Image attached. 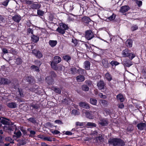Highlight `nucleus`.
<instances>
[{
	"label": "nucleus",
	"mask_w": 146,
	"mask_h": 146,
	"mask_svg": "<svg viewBox=\"0 0 146 146\" xmlns=\"http://www.w3.org/2000/svg\"><path fill=\"white\" fill-rule=\"evenodd\" d=\"M34 62L36 65L37 66H38L39 67L42 64L41 62L40 61L38 60H35Z\"/></svg>",
	"instance_id": "nucleus-53"
},
{
	"label": "nucleus",
	"mask_w": 146,
	"mask_h": 146,
	"mask_svg": "<svg viewBox=\"0 0 146 146\" xmlns=\"http://www.w3.org/2000/svg\"><path fill=\"white\" fill-rule=\"evenodd\" d=\"M52 139V137H46L43 138L44 140L50 142L52 141H53V139Z\"/></svg>",
	"instance_id": "nucleus-44"
},
{
	"label": "nucleus",
	"mask_w": 146,
	"mask_h": 146,
	"mask_svg": "<svg viewBox=\"0 0 146 146\" xmlns=\"http://www.w3.org/2000/svg\"><path fill=\"white\" fill-rule=\"evenodd\" d=\"M30 6L31 8L33 9H39L41 5L37 2H35L32 3Z\"/></svg>",
	"instance_id": "nucleus-12"
},
{
	"label": "nucleus",
	"mask_w": 146,
	"mask_h": 146,
	"mask_svg": "<svg viewBox=\"0 0 146 146\" xmlns=\"http://www.w3.org/2000/svg\"><path fill=\"white\" fill-rule=\"evenodd\" d=\"M131 30L132 31H134L138 29V27L136 25H134L131 27Z\"/></svg>",
	"instance_id": "nucleus-63"
},
{
	"label": "nucleus",
	"mask_w": 146,
	"mask_h": 146,
	"mask_svg": "<svg viewBox=\"0 0 146 146\" xmlns=\"http://www.w3.org/2000/svg\"><path fill=\"white\" fill-rule=\"evenodd\" d=\"M129 9V7L127 6H122L121 7L119 11L122 13H124L128 11Z\"/></svg>",
	"instance_id": "nucleus-19"
},
{
	"label": "nucleus",
	"mask_w": 146,
	"mask_h": 146,
	"mask_svg": "<svg viewBox=\"0 0 146 146\" xmlns=\"http://www.w3.org/2000/svg\"><path fill=\"white\" fill-rule=\"evenodd\" d=\"M70 99L65 98L62 101V102L66 105H68L70 103Z\"/></svg>",
	"instance_id": "nucleus-42"
},
{
	"label": "nucleus",
	"mask_w": 146,
	"mask_h": 146,
	"mask_svg": "<svg viewBox=\"0 0 146 146\" xmlns=\"http://www.w3.org/2000/svg\"><path fill=\"white\" fill-rule=\"evenodd\" d=\"M31 70H33L34 71L37 72L40 71L39 67H38L35 65H33L31 66Z\"/></svg>",
	"instance_id": "nucleus-31"
},
{
	"label": "nucleus",
	"mask_w": 146,
	"mask_h": 146,
	"mask_svg": "<svg viewBox=\"0 0 146 146\" xmlns=\"http://www.w3.org/2000/svg\"><path fill=\"white\" fill-rule=\"evenodd\" d=\"M61 61V58L59 56H55L54 57L52 61H50V66L53 70H57L58 69V64H57L60 63Z\"/></svg>",
	"instance_id": "nucleus-2"
},
{
	"label": "nucleus",
	"mask_w": 146,
	"mask_h": 146,
	"mask_svg": "<svg viewBox=\"0 0 146 146\" xmlns=\"http://www.w3.org/2000/svg\"><path fill=\"white\" fill-rule=\"evenodd\" d=\"M26 80L29 83H34L35 82L34 77L32 76H29L26 78Z\"/></svg>",
	"instance_id": "nucleus-21"
},
{
	"label": "nucleus",
	"mask_w": 146,
	"mask_h": 146,
	"mask_svg": "<svg viewBox=\"0 0 146 146\" xmlns=\"http://www.w3.org/2000/svg\"><path fill=\"white\" fill-rule=\"evenodd\" d=\"M100 103L104 106H106L108 104V102L106 100H100Z\"/></svg>",
	"instance_id": "nucleus-39"
},
{
	"label": "nucleus",
	"mask_w": 146,
	"mask_h": 146,
	"mask_svg": "<svg viewBox=\"0 0 146 146\" xmlns=\"http://www.w3.org/2000/svg\"><path fill=\"white\" fill-rule=\"evenodd\" d=\"M57 43L56 40H50L49 42V45L52 47H54L56 46Z\"/></svg>",
	"instance_id": "nucleus-32"
},
{
	"label": "nucleus",
	"mask_w": 146,
	"mask_h": 146,
	"mask_svg": "<svg viewBox=\"0 0 146 146\" xmlns=\"http://www.w3.org/2000/svg\"><path fill=\"white\" fill-rule=\"evenodd\" d=\"M86 125L90 127L91 128H92L93 127H96V125L94 123L89 122L86 124Z\"/></svg>",
	"instance_id": "nucleus-38"
},
{
	"label": "nucleus",
	"mask_w": 146,
	"mask_h": 146,
	"mask_svg": "<svg viewBox=\"0 0 146 146\" xmlns=\"http://www.w3.org/2000/svg\"><path fill=\"white\" fill-rule=\"evenodd\" d=\"M31 107L33 109H34L35 110H37L39 108V106L37 104H32L31 105Z\"/></svg>",
	"instance_id": "nucleus-45"
},
{
	"label": "nucleus",
	"mask_w": 146,
	"mask_h": 146,
	"mask_svg": "<svg viewBox=\"0 0 146 146\" xmlns=\"http://www.w3.org/2000/svg\"><path fill=\"white\" fill-rule=\"evenodd\" d=\"M28 120L32 123L35 124L36 123L35 119L33 117L29 118L28 119Z\"/></svg>",
	"instance_id": "nucleus-43"
},
{
	"label": "nucleus",
	"mask_w": 146,
	"mask_h": 146,
	"mask_svg": "<svg viewBox=\"0 0 146 146\" xmlns=\"http://www.w3.org/2000/svg\"><path fill=\"white\" fill-rule=\"evenodd\" d=\"M103 139V138L102 137V135H100V134L96 138V140L100 141L102 140Z\"/></svg>",
	"instance_id": "nucleus-64"
},
{
	"label": "nucleus",
	"mask_w": 146,
	"mask_h": 146,
	"mask_svg": "<svg viewBox=\"0 0 146 146\" xmlns=\"http://www.w3.org/2000/svg\"><path fill=\"white\" fill-rule=\"evenodd\" d=\"M76 125L77 126H84V124L83 123H81L79 122H77L76 123Z\"/></svg>",
	"instance_id": "nucleus-62"
},
{
	"label": "nucleus",
	"mask_w": 146,
	"mask_h": 146,
	"mask_svg": "<svg viewBox=\"0 0 146 146\" xmlns=\"http://www.w3.org/2000/svg\"><path fill=\"white\" fill-rule=\"evenodd\" d=\"M115 15L113 14L112 15L108 17V19L110 21L113 20L115 19Z\"/></svg>",
	"instance_id": "nucleus-58"
},
{
	"label": "nucleus",
	"mask_w": 146,
	"mask_h": 146,
	"mask_svg": "<svg viewBox=\"0 0 146 146\" xmlns=\"http://www.w3.org/2000/svg\"><path fill=\"white\" fill-rule=\"evenodd\" d=\"M14 134H15V135H13V137L14 139L16 138H19L22 135V133L21 131H18L16 132L15 131Z\"/></svg>",
	"instance_id": "nucleus-24"
},
{
	"label": "nucleus",
	"mask_w": 146,
	"mask_h": 146,
	"mask_svg": "<svg viewBox=\"0 0 146 146\" xmlns=\"http://www.w3.org/2000/svg\"><path fill=\"white\" fill-rule=\"evenodd\" d=\"M76 79L77 80L78 82H82L85 80V78L84 76L82 75H79L77 76Z\"/></svg>",
	"instance_id": "nucleus-25"
},
{
	"label": "nucleus",
	"mask_w": 146,
	"mask_h": 146,
	"mask_svg": "<svg viewBox=\"0 0 146 146\" xmlns=\"http://www.w3.org/2000/svg\"><path fill=\"white\" fill-rule=\"evenodd\" d=\"M11 81L7 78H1L0 83L4 85H9L11 83Z\"/></svg>",
	"instance_id": "nucleus-15"
},
{
	"label": "nucleus",
	"mask_w": 146,
	"mask_h": 146,
	"mask_svg": "<svg viewBox=\"0 0 146 146\" xmlns=\"http://www.w3.org/2000/svg\"><path fill=\"white\" fill-rule=\"evenodd\" d=\"M15 63L17 65H19L22 63L23 60L20 57H18L15 59Z\"/></svg>",
	"instance_id": "nucleus-33"
},
{
	"label": "nucleus",
	"mask_w": 146,
	"mask_h": 146,
	"mask_svg": "<svg viewBox=\"0 0 146 146\" xmlns=\"http://www.w3.org/2000/svg\"><path fill=\"white\" fill-rule=\"evenodd\" d=\"M136 3L139 7L141 6L142 5V2L141 1L137 0L135 1Z\"/></svg>",
	"instance_id": "nucleus-60"
},
{
	"label": "nucleus",
	"mask_w": 146,
	"mask_h": 146,
	"mask_svg": "<svg viewBox=\"0 0 146 146\" xmlns=\"http://www.w3.org/2000/svg\"><path fill=\"white\" fill-rule=\"evenodd\" d=\"M45 80L47 83L50 85L54 84V80L53 78H50V76H47Z\"/></svg>",
	"instance_id": "nucleus-13"
},
{
	"label": "nucleus",
	"mask_w": 146,
	"mask_h": 146,
	"mask_svg": "<svg viewBox=\"0 0 146 146\" xmlns=\"http://www.w3.org/2000/svg\"><path fill=\"white\" fill-rule=\"evenodd\" d=\"M108 143L109 145L113 146H124L125 145V141L119 138H110L108 140Z\"/></svg>",
	"instance_id": "nucleus-1"
},
{
	"label": "nucleus",
	"mask_w": 146,
	"mask_h": 146,
	"mask_svg": "<svg viewBox=\"0 0 146 146\" xmlns=\"http://www.w3.org/2000/svg\"><path fill=\"white\" fill-rule=\"evenodd\" d=\"M29 90L32 92H34L38 94L41 93L42 91L39 87L36 85H33L32 87L29 88Z\"/></svg>",
	"instance_id": "nucleus-5"
},
{
	"label": "nucleus",
	"mask_w": 146,
	"mask_h": 146,
	"mask_svg": "<svg viewBox=\"0 0 146 146\" xmlns=\"http://www.w3.org/2000/svg\"><path fill=\"white\" fill-rule=\"evenodd\" d=\"M70 74H75L78 73V70H77L75 67H72L70 68Z\"/></svg>",
	"instance_id": "nucleus-30"
},
{
	"label": "nucleus",
	"mask_w": 146,
	"mask_h": 146,
	"mask_svg": "<svg viewBox=\"0 0 146 146\" xmlns=\"http://www.w3.org/2000/svg\"><path fill=\"white\" fill-rule=\"evenodd\" d=\"M123 64L125 66L129 67L131 66L133 63L129 59H125L123 62Z\"/></svg>",
	"instance_id": "nucleus-11"
},
{
	"label": "nucleus",
	"mask_w": 146,
	"mask_h": 146,
	"mask_svg": "<svg viewBox=\"0 0 146 146\" xmlns=\"http://www.w3.org/2000/svg\"><path fill=\"white\" fill-rule=\"evenodd\" d=\"M116 98L118 101H119L121 102H123L125 100V98L123 96L121 93L118 94Z\"/></svg>",
	"instance_id": "nucleus-17"
},
{
	"label": "nucleus",
	"mask_w": 146,
	"mask_h": 146,
	"mask_svg": "<svg viewBox=\"0 0 146 146\" xmlns=\"http://www.w3.org/2000/svg\"><path fill=\"white\" fill-rule=\"evenodd\" d=\"M50 78H55L56 76V73L54 71H51L50 72Z\"/></svg>",
	"instance_id": "nucleus-47"
},
{
	"label": "nucleus",
	"mask_w": 146,
	"mask_h": 146,
	"mask_svg": "<svg viewBox=\"0 0 146 146\" xmlns=\"http://www.w3.org/2000/svg\"><path fill=\"white\" fill-rule=\"evenodd\" d=\"M21 17L20 15H15L12 17V20L15 22L19 23L21 20Z\"/></svg>",
	"instance_id": "nucleus-14"
},
{
	"label": "nucleus",
	"mask_w": 146,
	"mask_h": 146,
	"mask_svg": "<svg viewBox=\"0 0 146 146\" xmlns=\"http://www.w3.org/2000/svg\"><path fill=\"white\" fill-rule=\"evenodd\" d=\"M97 102V100L93 98H91L90 99V102L91 104L94 105H96Z\"/></svg>",
	"instance_id": "nucleus-35"
},
{
	"label": "nucleus",
	"mask_w": 146,
	"mask_h": 146,
	"mask_svg": "<svg viewBox=\"0 0 146 146\" xmlns=\"http://www.w3.org/2000/svg\"><path fill=\"white\" fill-rule=\"evenodd\" d=\"M84 45L86 47V49L88 51H91V50H92V48L90 45H88L86 43H85Z\"/></svg>",
	"instance_id": "nucleus-49"
},
{
	"label": "nucleus",
	"mask_w": 146,
	"mask_h": 146,
	"mask_svg": "<svg viewBox=\"0 0 146 146\" xmlns=\"http://www.w3.org/2000/svg\"><path fill=\"white\" fill-rule=\"evenodd\" d=\"M85 83L86 84L88 85L89 86H91L92 84L91 81L90 80H86Z\"/></svg>",
	"instance_id": "nucleus-61"
},
{
	"label": "nucleus",
	"mask_w": 146,
	"mask_h": 146,
	"mask_svg": "<svg viewBox=\"0 0 146 146\" xmlns=\"http://www.w3.org/2000/svg\"><path fill=\"white\" fill-rule=\"evenodd\" d=\"M102 64L103 66L106 68L109 67V64L108 63V60L107 58H104L102 60Z\"/></svg>",
	"instance_id": "nucleus-20"
},
{
	"label": "nucleus",
	"mask_w": 146,
	"mask_h": 146,
	"mask_svg": "<svg viewBox=\"0 0 146 146\" xmlns=\"http://www.w3.org/2000/svg\"><path fill=\"white\" fill-rule=\"evenodd\" d=\"M81 88L83 91L85 92H87L89 90V87L85 84L82 85L81 86Z\"/></svg>",
	"instance_id": "nucleus-36"
},
{
	"label": "nucleus",
	"mask_w": 146,
	"mask_h": 146,
	"mask_svg": "<svg viewBox=\"0 0 146 146\" xmlns=\"http://www.w3.org/2000/svg\"><path fill=\"white\" fill-rule=\"evenodd\" d=\"M2 118H3V119H1V120L0 121V122L2 124L5 125H10V122L5 120H6L8 121H9V119L5 117H2Z\"/></svg>",
	"instance_id": "nucleus-22"
},
{
	"label": "nucleus",
	"mask_w": 146,
	"mask_h": 146,
	"mask_svg": "<svg viewBox=\"0 0 146 146\" xmlns=\"http://www.w3.org/2000/svg\"><path fill=\"white\" fill-rule=\"evenodd\" d=\"M54 91L56 93H57L58 94H60L61 92V90L59 88H56L55 87L54 88Z\"/></svg>",
	"instance_id": "nucleus-48"
},
{
	"label": "nucleus",
	"mask_w": 146,
	"mask_h": 146,
	"mask_svg": "<svg viewBox=\"0 0 146 146\" xmlns=\"http://www.w3.org/2000/svg\"><path fill=\"white\" fill-rule=\"evenodd\" d=\"M136 127L140 131L146 130V123L143 122H140L137 124Z\"/></svg>",
	"instance_id": "nucleus-7"
},
{
	"label": "nucleus",
	"mask_w": 146,
	"mask_h": 146,
	"mask_svg": "<svg viewBox=\"0 0 146 146\" xmlns=\"http://www.w3.org/2000/svg\"><path fill=\"white\" fill-rule=\"evenodd\" d=\"M100 39L105 42L108 43H110L112 41V38L111 37H108V39H106L105 40L102 39L101 37H97Z\"/></svg>",
	"instance_id": "nucleus-34"
},
{
	"label": "nucleus",
	"mask_w": 146,
	"mask_h": 146,
	"mask_svg": "<svg viewBox=\"0 0 146 146\" xmlns=\"http://www.w3.org/2000/svg\"><path fill=\"white\" fill-rule=\"evenodd\" d=\"M133 43V40L131 39H128L125 42V44L126 46L129 48H130L132 46Z\"/></svg>",
	"instance_id": "nucleus-23"
},
{
	"label": "nucleus",
	"mask_w": 146,
	"mask_h": 146,
	"mask_svg": "<svg viewBox=\"0 0 146 146\" xmlns=\"http://www.w3.org/2000/svg\"><path fill=\"white\" fill-rule=\"evenodd\" d=\"M63 58L64 60L66 61V62H68L71 59V57L70 56L68 55H65L64 56H63Z\"/></svg>",
	"instance_id": "nucleus-37"
},
{
	"label": "nucleus",
	"mask_w": 146,
	"mask_h": 146,
	"mask_svg": "<svg viewBox=\"0 0 146 146\" xmlns=\"http://www.w3.org/2000/svg\"><path fill=\"white\" fill-rule=\"evenodd\" d=\"M79 105L80 107L86 109H89L90 108L89 104L84 102H79Z\"/></svg>",
	"instance_id": "nucleus-10"
},
{
	"label": "nucleus",
	"mask_w": 146,
	"mask_h": 146,
	"mask_svg": "<svg viewBox=\"0 0 146 146\" xmlns=\"http://www.w3.org/2000/svg\"><path fill=\"white\" fill-rule=\"evenodd\" d=\"M51 132L53 135H57L60 133V131L57 130H55L54 131H51Z\"/></svg>",
	"instance_id": "nucleus-54"
},
{
	"label": "nucleus",
	"mask_w": 146,
	"mask_h": 146,
	"mask_svg": "<svg viewBox=\"0 0 146 146\" xmlns=\"http://www.w3.org/2000/svg\"><path fill=\"white\" fill-rule=\"evenodd\" d=\"M9 2V0H6L2 3V4L3 5L6 7L8 5Z\"/></svg>",
	"instance_id": "nucleus-56"
},
{
	"label": "nucleus",
	"mask_w": 146,
	"mask_h": 146,
	"mask_svg": "<svg viewBox=\"0 0 146 146\" xmlns=\"http://www.w3.org/2000/svg\"><path fill=\"white\" fill-rule=\"evenodd\" d=\"M105 85L106 84L103 80H100L97 84L98 88L100 90L104 89Z\"/></svg>",
	"instance_id": "nucleus-9"
},
{
	"label": "nucleus",
	"mask_w": 146,
	"mask_h": 146,
	"mask_svg": "<svg viewBox=\"0 0 146 146\" xmlns=\"http://www.w3.org/2000/svg\"><path fill=\"white\" fill-rule=\"evenodd\" d=\"M20 130L23 132L24 135H25L27 134V131L23 127H22L20 128Z\"/></svg>",
	"instance_id": "nucleus-57"
},
{
	"label": "nucleus",
	"mask_w": 146,
	"mask_h": 146,
	"mask_svg": "<svg viewBox=\"0 0 146 146\" xmlns=\"http://www.w3.org/2000/svg\"><path fill=\"white\" fill-rule=\"evenodd\" d=\"M85 36H94V35L92 31L89 30L85 32Z\"/></svg>",
	"instance_id": "nucleus-27"
},
{
	"label": "nucleus",
	"mask_w": 146,
	"mask_h": 146,
	"mask_svg": "<svg viewBox=\"0 0 146 146\" xmlns=\"http://www.w3.org/2000/svg\"><path fill=\"white\" fill-rule=\"evenodd\" d=\"M72 42L76 45L78 44V40L75 38L74 37H73V38L72 39Z\"/></svg>",
	"instance_id": "nucleus-55"
},
{
	"label": "nucleus",
	"mask_w": 146,
	"mask_h": 146,
	"mask_svg": "<svg viewBox=\"0 0 146 146\" xmlns=\"http://www.w3.org/2000/svg\"><path fill=\"white\" fill-rule=\"evenodd\" d=\"M108 121L106 118H101L100 120L99 124L102 126H106L108 125Z\"/></svg>",
	"instance_id": "nucleus-8"
},
{
	"label": "nucleus",
	"mask_w": 146,
	"mask_h": 146,
	"mask_svg": "<svg viewBox=\"0 0 146 146\" xmlns=\"http://www.w3.org/2000/svg\"><path fill=\"white\" fill-rule=\"evenodd\" d=\"M82 20L84 23L88 24L90 21L91 19L88 17H84L82 18Z\"/></svg>",
	"instance_id": "nucleus-29"
},
{
	"label": "nucleus",
	"mask_w": 146,
	"mask_h": 146,
	"mask_svg": "<svg viewBox=\"0 0 146 146\" xmlns=\"http://www.w3.org/2000/svg\"><path fill=\"white\" fill-rule=\"evenodd\" d=\"M110 64H111V66L112 67H113L114 66H116L119 65L120 63L117 62V61L115 60H112L110 63Z\"/></svg>",
	"instance_id": "nucleus-40"
},
{
	"label": "nucleus",
	"mask_w": 146,
	"mask_h": 146,
	"mask_svg": "<svg viewBox=\"0 0 146 146\" xmlns=\"http://www.w3.org/2000/svg\"><path fill=\"white\" fill-rule=\"evenodd\" d=\"M104 78L108 81H111L112 80V76L108 72L104 75Z\"/></svg>",
	"instance_id": "nucleus-16"
},
{
	"label": "nucleus",
	"mask_w": 146,
	"mask_h": 146,
	"mask_svg": "<svg viewBox=\"0 0 146 146\" xmlns=\"http://www.w3.org/2000/svg\"><path fill=\"white\" fill-rule=\"evenodd\" d=\"M37 14L38 15L40 16H42L44 14V11L40 9L37 10Z\"/></svg>",
	"instance_id": "nucleus-52"
},
{
	"label": "nucleus",
	"mask_w": 146,
	"mask_h": 146,
	"mask_svg": "<svg viewBox=\"0 0 146 146\" xmlns=\"http://www.w3.org/2000/svg\"><path fill=\"white\" fill-rule=\"evenodd\" d=\"M39 37H31L32 41L34 42H36L39 40Z\"/></svg>",
	"instance_id": "nucleus-46"
},
{
	"label": "nucleus",
	"mask_w": 146,
	"mask_h": 146,
	"mask_svg": "<svg viewBox=\"0 0 146 146\" xmlns=\"http://www.w3.org/2000/svg\"><path fill=\"white\" fill-rule=\"evenodd\" d=\"M85 71L84 70L80 68H79V69L78 70V72L79 74H84V72Z\"/></svg>",
	"instance_id": "nucleus-50"
},
{
	"label": "nucleus",
	"mask_w": 146,
	"mask_h": 146,
	"mask_svg": "<svg viewBox=\"0 0 146 146\" xmlns=\"http://www.w3.org/2000/svg\"><path fill=\"white\" fill-rule=\"evenodd\" d=\"M98 96L101 98L103 99H106L107 98V96L106 95H104L101 92H99Z\"/></svg>",
	"instance_id": "nucleus-51"
},
{
	"label": "nucleus",
	"mask_w": 146,
	"mask_h": 146,
	"mask_svg": "<svg viewBox=\"0 0 146 146\" xmlns=\"http://www.w3.org/2000/svg\"><path fill=\"white\" fill-rule=\"evenodd\" d=\"M117 106L119 108L123 109L124 107V105L123 103L118 104Z\"/></svg>",
	"instance_id": "nucleus-59"
},
{
	"label": "nucleus",
	"mask_w": 146,
	"mask_h": 146,
	"mask_svg": "<svg viewBox=\"0 0 146 146\" xmlns=\"http://www.w3.org/2000/svg\"><path fill=\"white\" fill-rule=\"evenodd\" d=\"M86 115L87 118L90 119H92L94 118V116L92 114L89 112L86 113Z\"/></svg>",
	"instance_id": "nucleus-41"
},
{
	"label": "nucleus",
	"mask_w": 146,
	"mask_h": 146,
	"mask_svg": "<svg viewBox=\"0 0 146 146\" xmlns=\"http://www.w3.org/2000/svg\"><path fill=\"white\" fill-rule=\"evenodd\" d=\"M7 106L10 108H13L17 107V104L15 102H10L7 104Z\"/></svg>",
	"instance_id": "nucleus-26"
},
{
	"label": "nucleus",
	"mask_w": 146,
	"mask_h": 146,
	"mask_svg": "<svg viewBox=\"0 0 146 146\" xmlns=\"http://www.w3.org/2000/svg\"><path fill=\"white\" fill-rule=\"evenodd\" d=\"M32 53L37 58L40 59L42 57L43 55L42 53L39 50L34 49L32 50Z\"/></svg>",
	"instance_id": "nucleus-6"
},
{
	"label": "nucleus",
	"mask_w": 146,
	"mask_h": 146,
	"mask_svg": "<svg viewBox=\"0 0 146 146\" xmlns=\"http://www.w3.org/2000/svg\"><path fill=\"white\" fill-rule=\"evenodd\" d=\"M121 54L123 57H128L131 60H132L135 57V54L132 53L131 51L127 48L123 50Z\"/></svg>",
	"instance_id": "nucleus-3"
},
{
	"label": "nucleus",
	"mask_w": 146,
	"mask_h": 146,
	"mask_svg": "<svg viewBox=\"0 0 146 146\" xmlns=\"http://www.w3.org/2000/svg\"><path fill=\"white\" fill-rule=\"evenodd\" d=\"M84 68L87 70L90 69V63L88 61H86L84 63Z\"/></svg>",
	"instance_id": "nucleus-28"
},
{
	"label": "nucleus",
	"mask_w": 146,
	"mask_h": 146,
	"mask_svg": "<svg viewBox=\"0 0 146 146\" xmlns=\"http://www.w3.org/2000/svg\"><path fill=\"white\" fill-rule=\"evenodd\" d=\"M27 35L30 36H37L34 34L32 29L29 28L27 29Z\"/></svg>",
	"instance_id": "nucleus-18"
},
{
	"label": "nucleus",
	"mask_w": 146,
	"mask_h": 146,
	"mask_svg": "<svg viewBox=\"0 0 146 146\" xmlns=\"http://www.w3.org/2000/svg\"><path fill=\"white\" fill-rule=\"evenodd\" d=\"M68 29V27L66 25L61 23L60 26L57 29L56 31L60 34H63L65 33V31Z\"/></svg>",
	"instance_id": "nucleus-4"
}]
</instances>
